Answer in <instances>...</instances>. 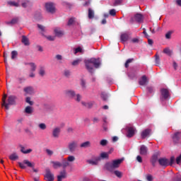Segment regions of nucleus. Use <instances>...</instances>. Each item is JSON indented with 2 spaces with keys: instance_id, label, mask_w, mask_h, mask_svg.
<instances>
[{
  "instance_id": "50",
  "label": "nucleus",
  "mask_w": 181,
  "mask_h": 181,
  "mask_svg": "<svg viewBox=\"0 0 181 181\" xmlns=\"http://www.w3.org/2000/svg\"><path fill=\"white\" fill-rule=\"evenodd\" d=\"M25 103H28L30 105H33L34 103L31 101V98L30 97H27L25 98Z\"/></svg>"
},
{
  "instance_id": "44",
  "label": "nucleus",
  "mask_w": 181,
  "mask_h": 181,
  "mask_svg": "<svg viewBox=\"0 0 181 181\" xmlns=\"http://www.w3.org/2000/svg\"><path fill=\"white\" fill-rule=\"evenodd\" d=\"M30 1L27 0L21 4V6L23 8H27L30 5Z\"/></svg>"
},
{
  "instance_id": "46",
  "label": "nucleus",
  "mask_w": 181,
  "mask_h": 181,
  "mask_svg": "<svg viewBox=\"0 0 181 181\" xmlns=\"http://www.w3.org/2000/svg\"><path fill=\"white\" fill-rule=\"evenodd\" d=\"M64 76H66V78L69 77L71 76V71L69 70H64Z\"/></svg>"
},
{
  "instance_id": "34",
  "label": "nucleus",
  "mask_w": 181,
  "mask_h": 181,
  "mask_svg": "<svg viewBox=\"0 0 181 181\" xmlns=\"http://www.w3.org/2000/svg\"><path fill=\"white\" fill-rule=\"evenodd\" d=\"M57 177H59L62 180V178H66V170H63L59 173V175H57Z\"/></svg>"
},
{
  "instance_id": "53",
  "label": "nucleus",
  "mask_w": 181,
  "mask_h": 181,
  "mask_svg": "<svg viewBox=\"0 0 181 181\" xmlns=\"http://www.w3.org/2000/svg\"><path fill=\"white\" fill-rule=\"evenodd\" d=\"M108 141L106 139H103L100 141V144L103 146H107Z\"/></svg>"
},
{
  "instance_id": "23",
  "label": "nucleus",
  "mask_w": 181,
  "mask_h": 181,
  "mask_svg": "<svg viewBox=\"0 0 181 181\" xmlns=\"http://www.w3.org/2000/svg\"><path fill=\"white\" fill-rule=\"evenodd\" d=\"M111 153L110 151L106 153V152H103L100 154V159H109V156Z\"/></svg>"
},
{
  "instance_id": "40",
  "label": "nucleus",
  "mask_w": 181,
  "mask_h": 181,
  "mask_svg": "<svg viewBox=\"0 0 181 181\" xmlns=\"http://www.w3.org/2000/svg\"><path fill=\"white\" fill-rule=\"evenodd\" d=\"M133 61H134V59H127L124 64L125 68H128L129 66V64L132 63Z\"/></svg>"
},
{
  "instance_id": "36",
  "label": "nucleus",
  "mask_w": 181,
  "mask_h": 181,
  "mask_svg": "<svg viewBox=\"0 0 181 181\" xmlns=\"http://www.w3.org/2000/svg\"><path fill=\"white\" fill-rule=\"evenodd\" d=\"M7 4L10 6L19 7V4L15 1H8L7 2Z\"/></svg>"
},
{
  "instance_id": "54",
  "label": "nucleus",
  "mask_w": 181,
  "mask_h": 181,
  "mask_svg": "<svg viewBox=\"0 0 181 181\" xmlns=\"http://www.w3.org/2000/svg\"><path fill=\"white\" fill-rule=\"evenodd\" d=\"M4 63L6 64V68H7L8 67L7 53L4 52Z\"/></svg>"
},
{
  "instance_id": "16",
  "label": "nucleus",
  "mask_w": 181,
  "mask_h": 181,
  "mask_svg": "<svg viewBox=\"0 0 181 181\" xmlns=\"http://www.w3.org/2000/svg\"><path fill=\"white\" fill-rule=\"evenodd\" d=\"M151 133V129H147L144 130L141 133V139H146L147 136H148L150 135Z\"/></svg>"
},
{
  "instance_id": "48",
  "label": "nucleus",
  "mask_w": 181,
  "mask_h": 181,
  "mask_svg": "<svg viewBox=\"0 0 181 181\" xmlns=\"http://www.w3.org/2000/svg\"><path fill=\"white\" fill-rule=\"evenodd\" d=\"M38 127L42 130H45L47 129V125L44 123H41V124H38Z\"/></svg>"
},
{
  "instance_id": "17",
  "label": "nucleus",
  "mask_w": 181,
  "mask_h": 181,
  "mask_svg": "<svg viewBox=\"0 0 181 181\" xmlns=\"http://www.w3.org/2000/svg\"><path fill=\"white\" fill-rule=\"evenodd\" d=\"M135 21L137 23H143L144 22V16L142 14L137 13L134 17Z\"/></svg>"
},
{
  "instance_id": "60",
  "label": "nucleus",
  "mask_w": 181,
  "mask_h": 181,
  "mask_svg": "<svg viewBox=\"0 0 181 181\" xmlns=\"http://www.w3.org/2000/svg\"><path fill=\"white\" fill-rule=\"evenodd\" d=\"M83 49L81 47H78V48L75 49L74 54H76L78 52H82Z\"/></svg>"
},
{
  "instance_id": "61",
  "label": "nucleus",
  "mask_w": 181,
  "mask_h": 181,
  "mask_svg": "<svg viewBox=\"0 0 181 181\" xmlns=\"http://www.w3.org/2000/svg\"><path fill=\"white\" fill-rule=\"evenodd\" d=\"M25 81V78H18V82L20 84H22L23 83H24Z\"/></svg>"
},
{
  "instance_id": "57",
  "label": "nucleus",
  "mask_w": 181,
  "mask_h": 181,
  "mask_svg": "<svg viewBox=\"0 0 181 181\" xmlns=\"http://www.w3.org/2000/svg\"><path fill=\"white\" fill-rule=\"evenodd\" d=\"M122 1L123 0H115L114 3V6H119L122 3Z\"/></svg>"
},
{
  "instance_id": "7",
  "label": "nucleus",
  "mask_w": 181,
  "mask_h": 181,
  "mask_svg": "<svg viewBox=\"0 0 181 181\" xmlns=\"http://www.w3.org/2000/svg\"><path fill=\"white\" fill-rule=\"evenodd\" d=\"M45 9L48 13H50L52 14L55 13V7L53 4L52 3H47L45 4Z\"/></svg>"
},
{
  "instance_id": "63",
  "label": "nucleus",
  "mask_w": 181,
  "mask_h": 181,
  "mask_svg": "<svg viewBox=\"0 0 181 181\" xmlns=\"http://www.w3.org/2000/svg\"><path fill=\"white\" fill-rule=\"evenodd\" d=\"M45 151H46L47 154L49 156H52L54 154V152L52 150L46 149Z\"/></svg>"
},
{
  "instance_id": "52",
  "label": "nucleus",
  "mask_w": 181,
  "mask_h": 181,
  "mask_svg": "<svg viewBox=\"0 0 181 181\" xmlns=\"http://www.w3.org/2000/svg\"><path fill=\"white\" fill-rule=\"evenodd\" d=\"M54 33L57 36H60L63 35V32L61 30H59L58 29L54 30Z\"/></svg>"
},
{
  "instance_id": "11",
  "label": "nucleus",
  "mask_w": 181,
  "mask_h": 181,
  "mask_svg": "<svg viewBox=\"0 0 181 181\" xmlns=\"http://www.w3.org/2000/svg\"><path fill=\"white\" fill-rule=\"evenodd\" d=\"M124 158H120V159L112 160V163L114 169L119 168V165L122 164V163L124 161Z\"/></svg>"
},
{
  "instance_id": "15",
  "label": "nucleus",
  "mask_w": 181,
  "mask_h": 181,
  "mask_svg": "<svg viewBox=\"0 0 181 181\" xmlns=\"http://www.w3.org/2000/svg\"><path fill=\"white\" fill-rule=\"evenodd\" d=\"M180 140H181V134L180 133H176L173 136V143H175V144L180 143Z\"/></svg>"
},
{
  "instance_id": "38",
  "label": "nucleus",
  "mask_w": 181,
  "mask_h": 181,
  "mask_svg": "<svg viewBox=\"0 0 181 181\" xmlns=\"http://www.w3.org/2000/svg\"><path fill=\"white\" fill-rule=\"evenodd\" d=\"M156 59H155V63L156 66H158L160 64V56L158 54H156Z\"/></svg>"
},
{
  "instance_id": "49",
  "label": "nucleus",
  "mask_w": 181,
  "mask_h": 181,
  "mask_svg": "<svg viewBox=\"0 0 181 181\" xmlns=\"http://www.w3.org/2000/svg\"><path fill=\"white\" fill-rule=\"evenodd\" d=\"M75 160H76V158L74 156H69L67 157L68 162H74Z\"/></svg>"
},
{
  "instance_id": "39",
  "label": "nucleus",
  "mask_w": 181,
  "mask_h": 181,
  "mask_svg": "<svg viewBox=\"0 0 181 181\" xmlns=\"http://www.w3.org/2000/svg\"><path fill=\"white\" fill-rule=\"evenodd\" d=\"M74 99L76 102L79 103V102H81V99H82V96H81L80 94H76V95H75V97L74 98Z\"/></svg>"
},
{
  "instance_id": "35",
  "label": "nucleus",
  "mask_w": 181,
  "mask_h": 181,
  "mask_svg": "<svg viewBox=\"0 0 181 181\" xmlns=\"http://www.w3.org/2000/svg\"><path fill=\"white\" fill-rule=\"evenodd\" d=\"M46 72H45V68L43 66L40 67V70H39V75L40 76H44L45 75Z\"/></svg>"
},
{
  "instance_id": "2",
  "label": "nucleus",
  "mask_w": 181,
  "mask_h": 181,
  "mask_svg": "<svg viewBox=\"0 0 181 181\" xmlns=\"http://www.w3.org/2000/svg\"><path fill=\"white\" fill-rule=\"evenodd\" d=\"M17 97L15 95H10L7 98V103L6 102L4 105H3V107L6 108V110H9V105H13L16 104V100Z\"/></svg>"
},
{
  "instance_id": "12",
  "label": "nucleus",
  "mask_w": 181,
  "mask_h": 181,
  "mask_svg": "<svg viewBox=\"0 0 181 181\" xmlns=\"http://www.w3.org/2000/svg\"><path fill=\"white\" fill-rule=\"evenodd\" d=\"M158 163L161 166L167 167L168 165H169V160L165 158H160V159H158Z\"/></svg>"
},
{
  "instance_id": "51",
  "label": "nucleus",
  "mask_w": 181,
  "mask_h": 181,
  "mask_svg": "<svg viewBox=\"0 0 181 181\" xmlns=\"http://www.w3.org/2000/svg\"><path fill=\"white\" fill-rule=\"evenodd\" d=\"M175 156L170 157V161L168 160V165H173V163H175Z\"/></svg>"
},
{
  "instance_id": "1",
  "label": "nucleus",
  "mask_w": 181,
  "mask_h": 181,
  "mask_svg": "<svg viewBox=\"0 0 181 181\" xmlns=\"http://www.w3.org/2000/svg\"><path fill=\"white\" fill-rule=\"evenodd\" d=\"M84 64L87 71L93 74L94 72V67L98 69L101 65V62L100 58H91L84 60Z\"/></svg>"
},
{
  "instance_id": "24",
  "label": "nucleus",
  "mask_w": 181,
  "mask_h": 181,
  "mask_svg": "<svg viewBox=\"0 0 181 181\" xmlns=\"http://www.w3.org/2000/svg\"><path fill=\"white\" fill-rule=\"evenodd\" d=\"M91 146V143H90V141H85V142H83V143H81V144H80V148H89V147H90Z\"/></svg>"
},
{
  "instance_id": "59",
  "label": "nucleus",
  "mask_w": 181,
  "mask_h": 181,
  "mask_svg": "<svg viewBox=\"0 0 181 181\" xmlns=\"http://www.w3.org/2000/svg\"><path fill=\"white\" fill-rule=\"evenodd\" d=\"M109 14L112 16H116V11L115 9H111L109 11Z\"/></svg>"
},
{
  "instance_id": "33",
  "label": "nucleus",
  "mask_w": 181,
  "mask_h": 181,
  "mask_svg": "<svg viewBox=\"0 0 181 181\" xmlns=\"http://www.w3.org/2000/svg\"><path fill=\"white\" fill-rule=\"evenodd\" d=\"M163 52L165 54H167L169 57H171L173 55V52L171 51L169 48H165L163 49Z\"/></svg>"
},
{
  "instance_id": "9",
  "label": "nucleus",
  "mask_w": 181,
  "mask_h": 181,
  "mask_svg": "<svg viewBox=\"0 0 181 181\" xmlns=\"http://www.w3.org/2000/svg\"><path fill=\"white\" fill-rule=\"evenodd\" d=\"M139 154L141 156H147L148 154V148L145 145H141L139 148Z\"/></svg>"
},
{
  "instance_id": "43",
  "label": "nucleus",
  "mask_w": 181,
  "mask_h": 181,
  "mask_svg": "<svg viewBox=\"0 0 181 181\" xmlns=\"http://www.w3.org/2000/svg\"><path fill=\"white\" fill-rule=\"evenodd\" d=\"M18 57V52L17 51H13L11 52V59H15Z\"/></svg>"
},
{
  "instance_id": "13",
  "label": "nucleus",
  "mask_w": 181,
  "mask_h": 181,
  "mask_svg": "<svg viewBox=\"0 0 181 181\" xmlns=\"http://www.w3.org/2000/svg\"><path fill=\"white\" fill-rule=\"evenodd\" d=\"M64 94L66 97L74 99L76 96V92L72 90H67L64 91Z\"/></svg>"
},
{
  "instance_id": "20",
  "label": "nucleus",
  "mask_w": 181,
  "mask_h": 181,
  "mask_svg": "<svg viewBox=\"0 0 181 181\" xmlns=\"http://www.w3.org/2000/svg\"><path fill=\"white\" fill-rule=\"evenodd\" d=\"M129 39V36L127 33H122L120 35V40L122 42H126Z\"/></svg>"
},
{
  "instance_id": "4",
  "label": "nucleus",
  "mask_w": 181,
  "mask_h": 181,
  "mask_svg": "<svg viewBox=\"0 0 181 181\" xmlns=\"http://www.w3.org/2000/svg\"><path fill=\"white\" fill-rule=\"evenodd\" d=\"M78 147V142L77 141H71L68 143L67 148L69 152L74 153Z\"/></svg>"
},
{
  "instance_id": "28",
  "label": "nucleus",
  "mask_w": 181,
  "mask_h": 181,
  "mask_svg": "<svg viewBox=\"0 0 181 181\" xmlns=\"http://www.w3.org/2000/svg\"><path fill=\"white\" fill-rule=\"evenodd\" d=\"M24 112L28 115H31L33 112V108L32 107L27 106L24 110Z\"/></svg>"
},
{
  "instance_id": "64",
  "label": "nucleus",
  "mask_w": 181,
  "mask_h": 181,
  "mask_svg": "<svg viewBox=\"0 0 181 181\" xmlns=\"http://www.w3.org/2000/svg\"><path fill=\"white\" fill-rule=\"evenodd\" d=\"M181 162V154L176 158V163L180 164Z\"/></svg>"
},
{
  "instance_id": "27",
  "label": "nucleus",
  "mask_w": 181,
  "mask_h": 181,
  "mask_svg": "<svg viewBox=\"0 0 181 181\" xmlns=\"http://www.w3.org/2000/svg\"><path fill=\"white\" fill-rule=\"evenodd\" d=\"M21 42L25 45L28 46L30 45L29 39L25 36H22Z\"/></svg>"
},
{
  "instance_id": "6",
  "label": "nucleus",
  "mask_w": 181,
  "mask_h": 181,
  "mask_svg": "<svg viewBox=\"0 0 181 181\" xmlns=\"http://www.w3.org/2000/svg\"><path fill=\"white\" fill-rule=\"evenodd\" d=\"M18 166L21 168V169H25L26 168V166L25 165H26L29 168H33L34 167V164L30 163L28 160H23V163L21 162H18Z\"/></svg>"
},
{
  "instance_id": "5",
  "label": "nucleus",
  "mask_w": 181,
  "mask_h": 181,
  "mask_svg": "<svg viewBox=\"0 0 181 181\" xmlns=\"http://www.w3.org/2000/svg\"><path fill=\"white\" fill-rule=\"evenodd\" d=\"M45 178L46 179V181H54V175L52 173L49 168L45 169Z\"/></svg>"
},
{
  "instance_id": "19",
  "label": "nucleus",
  "mask_w": 181,
  "mask_h": 181,
  "mask_svg": "<svg viewBox=\"0 0 181 181\" xmlns=\"http://www.w3.org/2000/svg\"><path fill=\"white\" fill-rule=\"evenodd\" d=\"M95 104V103L94 101H91L88 103L81 102V105L88 109H91Z\"/></svg>"
},
{
  "instance_id": "55",
  "label": "nucleus",
  "mask_w": 181,
  "mask_h": 181,
  "mask_svg": "<svg viewBox=\"0 0 181 181\" xmlns=\"http://www.w3.org/2000/svg\"><path fill=\"white\" fill-rule=\"evenodd\" d=\"M81 62V59H76V60H74V61L71 63V64H72V66H77V65L79 64V63H80Z\"/></svg>"
},
{
  "instance_id": "37",
  "label": "nucleus",
  "mask_w": 181,
  "mask_h": 181,
  "mask_svg": "<svg viewBox=\"0 0 181 181\" xmlns=\"http://www.w3.org/2000/svg\"><path fill=\"white\" fill-rule=\"evenodd\" d=\"M75 20H76V18H71L70 19H69V21L67 22V25L68 26L73 25L74 23H75Z\"/></svg>"
},
{
  "instance_id": "32",
  "label": "nucleus",
  "mask_w": 181,
  "mask_h": 181,
  "mask_svg": "<svg viewBox=\"0 0 181 181\" xmlns=\"http://www.w3.org/2000/svg\"><path fill=\"white\" fill-rule=\"evenodd\" d=\"M8 158H10L11 160H16L19 158V157L16 153H13L8 156Z\"/></svg>"
},
{
  "instance_id": "10",
  "label": "nucleus",
  "mask_w": 181,
  "mask_h": 181,
  "mask_svg": "<svg viewBox=\"0 0 181 181\" xmlns=\"http://www.w3.org/2000/svg\"><path fill=\"white\" fill-rule=\"evenodd\" d=\"M61 133V128L60 127H55L52 130V136L55 139H58Z\"/></svg>"
},
{
  "instance_id": "14",
  "label": "nucleus",
  "mask_w": 181,
  "mask_h": 181,
  "mask_svg": "<svg viewBox=\"0 0 181 181\" xmlns=\"http://www.w3.org/2000/svg\"><path fill=\"white\" fill-rule=\"evenodd\" d=\"M103 169L108 170L110 172H112L114 170V167H113V164L112 163L110 162H107L104 166H103Z\"/></svg>"
},
{
  "instance_id": "29",
  "label": "nucleus",
  "mask_w": 181,
  "mask_h": 181,
  "mask_svg": "<svg viewBox=\"0 0 181 181\" xmlns=\"http://www.w3.org/2000/svg\"><path fill=\"white\" fill-rule=\"evenodd\" d=\"M99 160H100V158H97L95 160H88L87 163L91 165H98Z\"/></svg>"
},
{
  "instance_id": "62",
  "label": "nucleus",
  "mask_w": 181,
  "mask_h": 181,
  "mask_svg": "<svg viewBox=\"0 0 181 181\" xmlns=\"http://www.w3.org/2000/svg\"><path fill=\"white\" fill-rule=\"evenodd\" d=\"M86 83L84 80H81V86L83 88H86Z\"/></svg>"
},
{
  "instance_id": "30",
  "label": "nucleus",
  "mask_w": 181,
  "mask_h": 181,
  "mask_svg": "<svg viewBox=\"0 0 181 181\" xmlns=\"http://www.w3.org/2000/svg\"><path fill=\"white\" fill-rule=\"evenodd\" d=\"M61 164H62V168L64 169H65L66 167L69 166L70 165L69 161H67L66 159L65 158L62 159Z\"/></svg>"
},
{
  "instance_id": "41",
  "label": "nucleus",
  "mask_w": 181,
  "mask_h": 181,
  "mask_svg": "<svg viewBox=\"0 0 181 181\" xmlns=\"http://www.w3.org/2000/svg\"><path fill=\"white\" fill-rule=\"evenodd\" d=\"M114 174L119 178L122 177V173L120 172L119 170H115Z\"/></svg>"
},
{
  "instance_id": "42",
  "label": "nucleus",
  "mask_w": 181,
  "mask_h": 181,
  "mask_svg": "<svg viewBox=\"0 0 181 181\" xmlns=\"http://www.w3.org/2000/svg\"><path fill=\"white\" fill-rule=\"evenodd\" d=\"M100 97L104 101H107L108 99V95L105 93H101Z\"/></svg>"
},
{
  "instance_id": "25",
  "label": "nucleus",
  "mask_w": 181,
  "mask_h": 181,
  "mask_svg": "<svg viewBox=\"0 0 181 181\" xmlns=\"http://www.w3.org/2000/svg\"><path fill=\"white\" fill-rule=\"evenodd\" d=\"M88 18L89 19H93L95 18V12L91 8H88Z\"/></svg>"
},
{
  "instance_id": "31",
  "label": "nucleus",
  "mask_w": 181,
  "mask_h": 181,
  "mask_svg": "<svg viewBox=\"0 0 181 181\" xmlns=\"http://www.w3.org/2000/svg\"><path fill=\"white\" fill-rule=\"evenodd\" d=\"M20 147H21V152L23 153L28 154L33 151L31 148L25 150V147H23V146H21Z\"/></svg>"
},
{
  "instance_id": "3",
  "label": "nucleus",
  "mask_w": 181,
  "mask_h": 181,
  "mask_svg": "<svg viewBox=\"0 0 181 181\" xmlns=\"http://www.w3.org/2000/svg\"><path fill=\"white\" fill-rule=\"evenodd\" d=\"M160 100L161 102H164L167 100L170 97V91L167 88L160 89Z\"/></svg>"
},
{
  "instance_id": "21",
  "label": "nucleus",
  "mask_w": 181,
  "mask_h": 181,
  "mask_svg": "<svg viewBox=\"0 0 181 181\" xmlns=\"http://www.w3.org/2000/svg\"><path fill=\"white\" fill-rule=\"evenodd\" d=\"M148 83L147 77L146 76H143L141 79L139 81V84L140 86H146Z\"/></svg>"
},
{
  "instance_id": "45",
  "label": "nucleus",
  "mask_w": 181,
  "mask_h": 181,
  "mask_svg": "<svg viewBox=\"0 0 181 181\" xmlns=\"http://www.w3.org/2000/svg\"><path fill=\"white\" fill-rule=\"evenodd\" d=\"M29 64V65L30 66V67H31L30 71H35L36 68H37L35 64V63H30V64Z\"/></svg>"
},
{
  "instance_id": "47",
  "label": "nucleus",
  "mask_w": 181,
  "mask_h": 181,
  "mask_svg": "<svg viewBox=\"0 0 181 181\" xmlns=\"http://www.w3.org/2000/svg\"><path fill=\"white\" fill-rule=\"evenodd\" d=\"M8 95L6 94L3 95V98L1 99L2 103L1 106H3L6 103V98Z\"/></svg>"
},
{
  "instance_id": "26",
  "label": "nucleus",
  "mask_w": 181,
  "mask_h": 181,
  "mask_svg": "<svg viewBox=\"0 0 181 181\" xmlns=\"http://www.w3.org/2000/svg\"><path fill=\"white\" fill-rule=\"evenodd\" d=\"M52 166L54 168L57 169L58 168H61L62 166V163L58 161H51Z\"/></svg>"
},
{
  "instance_id": "56",
  "label": "nucleus",
  "mask_w": 181,
  "mask_h": 181,
  "mask_svg": "<svg viewBox=\"0 0 181 181\" xmlns=\"http://www.w3.org/2000/svg\"><path fill=\"white\" fill-rule=\"evenodd\" d=\"M172 34H173V32H172V31L168 32V33L165 34V38L168 39V40L171 39V35H172Z\"/></svg>"
},
{
  "instance_id": "58",
  "label": "nucleus",
  "mask_w": 181,
  "mask_h": 181,
  "mask_svg": "<svg viewBox=\"0 0 181 181\" xmlns=\"http://www.w3.org/2000/svg\"><path fill=\"white\" fill-rule=\"evenodd\" d=\"M18 21H19L18 18H13V20H11V25H15L18 23Z\"/></svg>"
},
{
  "instance_id": "18",
  "label": "nucleus",
  "mask_w": 181,
  "mask_h": 181,
  "mask_svg": "<svg viewBox=\"0 0 181 181\" xmlns=\"http://www.w3.org/2000/svg\"><path fill=\"white\" fill-rule=\"evenodd\" d=\"M134 134H135L134 128H133V127L128 128L127 136L128 138H132L134 136Z\"/></svg>"
},
{
  "instance_id": "22",
  "label": "nucleus",
  "mask_w": 181,
  "mask_h": 181,
  "mask_svg": "<svg viewBox=\"0 0 181 181\" xmlns=\"http://www.w3.org/2000/svg\"><path fill=\"white\" fill-rule=\"evenodd\" d=\"M158 154H155V155H153V156H152L151 160V164H152V165H153V167L156 166V163L158 162Z\"/></svg>"
},
{
  "instance_id": "8",
  "label": "nucleus",
  "mask_w": 181,
  "mask_h": 181,
  "mask_svg": "<svg viewBox=\"0 0 181 181\" xmlns=\"http://www.w3.org/2000/svg\"><path fill=\"white\" fill-rule=\"evenodd\" d=\"M23 92L25 93V95H31L33 94H35V90L32 86H27L24 88Z\"/></svg>"
}]
</instances>
